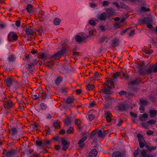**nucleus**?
<instances>
[{
	"mask_svg": "<svg viewBox=\"0 0 157 157\" xmlns=\"http://www.w3.org/2000/svg\"><path fill=\"white\" fill-rule=\"evenodd\" d=\"M89 24L92 26H95L96 25V22L93 20H90L89 21Z\"/></svg>",
	"mask_w": 157,
	"mask_h": 157,
	"instance_id": "79ce46f5",
	"label": "nucleus"
},
{
	"mask_svg": "<svg viewBox=\"0 0 157 157\" xmlns=\"http://www.w3.org/2000/svg\"><path fill=\"white\" fill-rule=\"evenodd\" d=\"M11 135L12 136L15 135L17 133V130L15 128H12L11 129Z\"/></svg>",
	"mask_w": 157,
	"mask_h": 157,
	"instance_id": "f704fd0d",
	"label": "nucleus"
},
{
	"mask_svg": "<svg viewBox=\"0 0 157 157\" xmlns=\"http://www.w3.org/2000/svg\"><path fill=\"white\" fill-rule=\"evenodd\" d=\"M140 81L139 79H136L135 80L131 81L128 82V85H136L140 84Z\"/></svg>",
	"mask_w": 157,
	"mask_h": 157,
	"instance_id": "4be33fe9",
	"label": "nucleus"
},
{
	"mask_svg": "<svg viewBox=\"0 0 157 157\" xmlns=\"http://www.w3.org/2000/svg\"><path fill=\"white\" fill-rule=\"evenodd\" d=\"M102 91L105 94H111L112 93V91L106 88H105L103 90H102Z\"/></svg>",
	"mask_w": 157,
	"mask_h": 157,
	"instance_id": "bb28decb",
	"label": "nucleus"
},
{
	"mask_svg": "<svg viewBox=\"0 0 157 157\" xmlns=\"http://www.w3.org/2000/svg\"><path fill=\"white\" fill-rule=\"evenodd\" d=\"M53 126L55 128H57L60 127L59 124L57 122H54L53 124Z\"/></svg>",
	"mask_w": 157,
	"mask_h": 157,
	"instance_id": "09e8293b",
	"label": "nucleus"
},
{
	"mask_svg": "<svg viewBox=\"0 0 157 157\" xmlns=\"http://www.w3.org/2000/svg\"><path fill=\"white\" fill-rule=\"evenodd\" d=\"M149 112L150 117H156L157 114V111L155 109L150 110Z\"/></svg>",
	"mask_w": 157,
	"mask_h": 157,
	"instance_id": "aec40b11",
	"label": "nucleus"
},
{
	"mask_svg": "<svg viewBox=\"0 0 157 157\" xmlns=\"http://www.w3.org/2000/svg\"><path fill=\"white\" fill-rule=\"evenodd\" d=\"M126 94V92L124 90H122L119 93V94L121 96L125 95Z\"/></svg>",
	"mask_w": 157,
	"mask_h": 157,
	"instance_id": "864d4df0",
	"label": "nucleus"
},
{
	"mask_svg": "<svg viewBox=\"0 0 157 157\" xmlns=\"http://www.w3.org/2000/svg\"><path fill=\"white\" fill-rule=\"evenodd\" d=\"M120 24V23L118 22L115 23L113 25L114 27L116 28H118Z\"/></svg>",
	"mask_w": 157,
	"mask_h": 157,
	"instance_id": "052dcab7",
	"label": "nucleus"
},
{
	"mask_svg": "<svg viewBox=\"0 0 157 157\" xmlns=\"http://www.w3.org/2000/svg\"><path fill=\"white\" fill-rule=\"evenodd\" d=\"M62 93H64L66 92V88L65 87H62L60 89Z\"/></svg>",
	"mask_w": 157,
	"mask_h": 157,
	"instance_id": "338daca9",
	"label": "nucleus"
},
{
	"mask_svg": "<svg viewBox=\"0 0 157 157\" xmlns=\"http://www.w3.org/2000/svg\"><path fill=\"white\" fill-rule=\"evenodd\" d=\"M96 17L98 19L104 21L107 17V14L105 12H103L101 14L97 15Z\"/></svg>",
	"mask_w": 157,
	"mask_h": 157,
	"instance_id": "9d476101",
	"label": "nucleus"
},
{
	"mask_svg": "<svg viewBox=\"0 0 157 157\" xmlns=\"http://www.w3.org/2000/svg\"><path fill=\"white\" fill-rule=\"evenodd\" d=\"M61 81L62 80L60 77H58L55 80V83L57 85H59Z\"/></svg>",
	"mask_w": 157,
	"mask_h": 157,
	"instance_id": "4c0bfd02",
	"label": "nucleus"
},
{
	"mask_svg": "<svg viewBox=\"0 0 157 157\" xmlns=\"http://www.w3.org/2000/svg\"><path fill=\"white\" fill-rule=\"evenodd\" d=\"M5 81L6 85L9 86L11 90H15L18 87L17 82L11 78H8L5 79Z\"/></svg>",
	"mask_w": 157,
	"mask_h": 157,
	"instance_id": "f03ea898",
	"label": "nucleus"
},
{
	"mask_svg": "<svg viewBox=\"0 0 157 157\" xmlns=\"http://www.w3.org/2000/svg\"><path fill=\"white\" fill-rule=\"evenodd\" d=\"M105 116L106 118V121L110 122L111 121V117L112 116L111 113L109 111H106L105 113Z\"/></svg>",
	"mask_w": 157,
	"mask_h": 157,
	"instance_id": "4468645a",
	"label": "nucleus"
},
{
	"mask_svg": "<svg viewBox=\"0 0 157 157\" xmlns=\"http://www.w3.org/2000/svg\"><path fill=\"white\" fill-rule=\"evenodd\" d=\"M137 137L138 138L139 142V141H141V140L143 139L142 135L141 134H138L137 135Z\"/></svg>",
	"mask_w": 157,
	"mask_h": 157,
	"instance_id": "5fc2aeb1",
	"label": "nucleus"
},
{
	"mask_svg": "<svg viewBox=\"0 0 157 157\" xmlns=\"http://www.w3.org/2000/svg\"><path fill=\"white\" fill-rule=\"evenodd\" d=\"M17 37L18 36L16 33L14 32H11L8 35V40L9 41L12 42L17 40Z\"/></svg>",
	"mask_w": 157,
	"mask_h": 157,
	"instance_id": "423d86ee",
	"label": "nucleus"
},
{
	"mask_svg": "<svg viewBox=\"0 0 157 157\" xmlns=\"http://www.w3.org/2000/svg\"><path fill=\"white\" fill-rule=\"evenodd\" d=\"M67 52V50L65 48H63L59 51L53 55L51 57L52 59H56L58 58L61 57L66 54Z\"/></svg>",
	"mask_w": 157,
	"mask_h": 157,
	"instance_id": "20e7f679",
	"label": "nucleus"
},
{
	"mask_svg": "<svg viewBox=\"0 0 157 157\" xmlns=\"http://www.w3.org/2000/svg\"><path fill=\"white\" fill-rule=\"evenodd\" d=\"M141 105L146 106L149 104V103L145 99H141L140 100Z\"/></svg>",
	"mask_w": 157,
	"mask_h": 157,
	"instance_id": "a878e982",
	"label": "nucleus"
},
{
	"mask_svg": "<svg viewBox=\"0 0 157 157\" xmlns=\"http://www.w3.org/2000/svg\"><path fill=\"white\" fill-rule=\"evenodd\" d=\"M98 136L101 139L104 138V134H103V131L101 130H100L98 132Z\"/></svg>",
	"mask_w": 157,
	"mask_h": 157,
	"instance_id": "7c9ffc66",
	"label": "nucleus"
},
{
	"mask_svg": "<svg viewBox=\"0 0 157 157\" xmlns=\"http://www.w3.org/2000/svg\"><path fill=\"white\" fill-rule=\"evenodd\" d=\"M32 128L36 130H37V128L38 127V125L37 124H35L33 125H32Z\"/></svg>",
	"mask_w": 157,
	"mask_h": 157,
	"instance_id": "774afa93",
	"label": "nucleus"
},
{
	"mask_svg": "<svg viewBox=\"0 0 157 157\" xmlns=\"http://www.w3.org/2000/svg\"><path fill=\"white\" fill-rule=\"evenodd\" d=\"M123 155L118 151L114 152L112 154V157H122Z\"/></svg>",
	"mask_w": 157,
	"mask_h": 157,
	"instance_id": "5701e85b",
	"label": "nucleus"
},
{
	"mask_svg": "<svg viewBox=\"0 0 157 157\" xmlns=\"http://www.w3.org/2000/svg\"><path fill=\"white\" fill-rule=\"evenodd\" d=\"M147 122L150 124H154L156 123V121L154 120H151Z\"/></svg>",
	"mask_w": 157,
	"mask_h": 157,
	"instance_id": "8fccbe9b",
	"label": "nucleus"
},
{
	"mask_svg": "<svg viewBox=\"0 0 157 157\" xmlns=\"http://www.w3.org/2000/svg\"><path fill=\"white\" fill-rule=\"evenodd\" d=\"M15 59L14 56L12 55H10L8 58L9 61L13 62L15 60Z\"/></svg>",
	"mask_w": 157,
	"mask_h": 157,
	"instance_id": "72a5a7b5",
	"label": "nucleus"
},
{
	"mask_svg": "<svg viewBox=\"0 0 157 157\" xmlns=\"http://www.w3.org/2000/svg\"><path fill=\"white\" fill-rule=\"evenodd\" d=\"M119 43V39L116 38L113 40L111 45L112 47H115L118 45Z\"/></svg>",
	"mask_w": 157,
	"mask_h": 157,
	"instance_id": "f3484780",
	"label": "nucleus"
},
{
	"mask_svg": "<svg viewBox=\"0 0 157 157\" xmlns=\"http://www.w3.org/2000/svg\"><path fill=\"white\" fill-rule=\"evenodd\" d=\"M33 6L29 4L26 9L28 13H31L33 10Z\"/></svg>",
	"mask_w": 157,
	"mask_h": 157,
	"instance_id": "cd10ccee",
	"label": "nucleus"
},
{
	"mask_svg": "<svg viewBox=\"0 0 157 157\" xmlns=\"http://www.w3.org/2000/svg\"><path fill=\"white\" fill-rule=\"evenodd\" d=\"M107 14L108 15L111 16H114V12L113 10L110 9H107L106 10Z\"/></svg>",
	"mask_w": 157,
	"mask_h": 157,
	"instance_id": "393cba45",
	"label": "nucleus"
},
{
	"mask_svg": "<svg viewBox=\"0 0 157 157\" xmlns=\"http://www.w3.org/2000/svg\"><path fill=\"white\" fill-rule=\"evenodd\" d=\"M141 126L142 127L148 129V125L147 123L142 122L141 123Z\"/></svg>",
	"mask_w": 157,
	"mask_h": 157,
	"instance_id": "37998d69",
	"label": "nucleus"
},
{
	"mask_svg": "<svg viewBox=\"0 0 157 157\" xmlns=\"http://www.w3.org/2000/svg\"><path fill=\"white\" fill-rule=\"evenodd\" d=\"M50 141L46 140L45 141L43 142V144L44 145H45L48 147H50Z\"/></svg>",
	"mask_w": 157,
	"mask_h": 157,
	"instance_id": "2f4dec72",
	"label": "nucleus"
},
{
	"mask_svg": "<svg viewBox=\"0 0 157 157\" xmlns=\"http://www.w3.org/2000/svg\"><path fill=\"white\" fill-rule=\"evenodd\" d=\"M110 3V2L108 1H104L103 2L102 4L103 6L105 7L108 6Z\"/></svg>",
	"mask_w": 157,
	"mask_h": 157,
	"instance_id": "c03bdc74",
	"label": "nucleus"
},
{
	"mask_svg": "<svg viewBox=\"0 0 157 157\" xmlns=\"http://www.w3.org/2000/svg\"><path fill=\"white\" fill-rule=\"evenodd\" d=\"M139 145L140 148H142L144 147V143L141 141H139Z\"/></svg>",
	"mask_w": 157,
	"mask_h": 157,
	"instance_id": "69168bd1",
	"label": "nucleus"
},
{
	"mask_svg": "<svg viewBox=\"0 0 157 157\" xmlns=\"http://www.w3.org/2000/svg\"><path fill=\"white\" fill-rule=\"evenodd\" d=\"M99 78L100 76H99V73L97 72H96L94 74V77L93 79L94 80H98L99 79Z\"/></svg>",
	"mask_w": 157,
	"mask_h": 157,
	"instance_id": "c9c22d12",
	"label": "nucleus"
},
{
	"mask_svg": "<svg viewBox=\"0 0 157 157\" xmlns=\"http://www.w3.org/2000/svg\"><path fill=\"white\" fill-rule=\"evenodd\" d=\"M94 86L92 85H88L87 86L86 89L88 90H92L94 88Z\"/></svg>",
	"mask_w": 157,
	"mask_h": 157,
	"instance_id": "a19ab883",
	"label": "nucleus"
},
{
	"mask_svg": "<svg viewBox=\"0 0 157 157\" xmlns=\"http://www.w3.org/2000/svg\"><path fill=\"white\" fill-rule=\"evenodd\" d=\"M135 30H132L128 33V36H132L135 34Z\"/></svg>",
	"mask_w": 157,
	"mask_h": 157,
	"instance_id": "6e6d98bb",
	"label": "nucleus"
},
{
	"mask_svg": "<svg viewBox=\"0 0 157 157\" xmlns=\"http://www.w3.org/2000/svg\"><path fill=\"white\" fill-rule=\"evenodd\" d=\"M112 3L113 5H115L119 9L120 8V6L117 2H113Z\"/></svg>",
	"mask_w": 157,
	"mask_h": 157,
	"instance_id": "680f3d73",
	"label": "nucleus"
},
{
	"mask_svg": "<svg viewBox=\"0 0 157 157\" xmlns=\"http://www.w3.org/2000/svg\"><path fill=\"white\" fill-rule=\"evenodd\" d=\"M13 104V103L11 101H7L4 103V107L5 109H9L12 107Z\"/></svg>",
	"mask_w": 157,
	"mask_h": 157,
	"instance_id": "f8f14e48",
	"label": "nucleus"
},
{
	"mask_svg": "<svg viewBox=\"0 0 157 157\" xmlns=\"http://www.w3.org/2000/svg\"><path fill=\"white\" fill-rule=\"evenodd\" d=\"M94 116L93 114H91L89 115V119L90 121H92L94 119Z\"/></svg>",
	"mask_w": 157,
	"mask_h": 157,
	"instance_id": "603ef678",
	"label": "nucleus"
},
{
	"mask_svg": "<svg viewBox=\"0 0 157 157\" xmlns=\"http://www.w3.org/2000/svg\"><path fill=\"white\" fill-rule=\"evenodd\" d=\"M89 37V36L83 33H82L80 35H76L75 40L76 42L79 43H81L82 42H85L86 39L88 38Z\"/></svg>",
	"mask_w": 157,
	"mask_h": 157,
	"instance_id": "7ed1b4c3",
	"label": "nucleus"
},
{
	"mask_svg": "<svg viewBox=\"0 0 157 157\" xmlns=\"http://www.w3.org/2000/svg\"><path fill=\"white\" fill-rule=\"evenodd\" d=\"M38 57L39 59L45 60L47 59L48 56L46 54L43 52H40L38 54Z\"/></svg>",
	"mask_w": 157,
	"mask_h": 157,
	"instance_id": "2eb2a0df",
	"label": "nucleus"
},
{
	"mask_svg": "<svg viewBox=\"0 0 157 157\" xmlns=\"http://www.w3.org/2000/svg\"><path fill=\"white\" fill-rule=\"evenodd\" d=\"M36 144L39 145V146H41L42 144H43V143L41 141H39V140H36Z\"/></svg>",
	"mask_w": 157,
	"mask_h": 157,
	"instance_id": "3c124183",
	"label": "nucleus"
},
{
	"mask_svg": "<svg viewBox=\"0 0 157 157\" xmlns=\"http://www.w3.org/2000/svg\"><path fill=\"white\" fill-rule=\"evenodd\" d=\"M40 106L42 109L45 110L47 108V105L44 103H41Z\"/></svg>",
	"mask_w": 157,
	"mask_h": 157,
	"instance_id": "a18cd8bd",
	"label": "nucleus"
},
{
	"mask_svg": "<svg viewBox=\"0 0 157 157\" xmlns=\"http://www.w3.org/2000/svg\"><path fill=\"white\" fill-rule=\"evenodd\" d=\"M51 95V94L49 92H47V93H46L45 92H40L39 93V96L40 97H48V96H49V97H50V95Z\"/></svg>",
	"mask_w": 157,
	"mask_h": 157,
	"instance_id": "412c9836",
	"label": "nucleus"
},
{
	"mask_svg": "<svg viewBox=\"0 0 157 157\" xmlns=\"http://www.w3.org/2000/svg\"><path fill=\"white\" fill-rule=\"evenodd\" d=\"M53 22L55 25H59L60 23L61 20L58 18H56L54 20Z\"/></svg>",
	"mask_w": 157,
	"mask_h": 157,
	"instance_id": "c85d7f7f",
	"label": "nucleus"
},
{
	"mask_svg": "<svg viewBox=\"0 0 157 157\" xmlns=\"http://www.w3.org/2000/svg\"><path fill=\"white\" fill-rule=\"evenodd\" d=\"M141 9L142 11L144 12H147L149 11L150 10V9L148 8H146L144 6H142L141 8Z\"/></svg>",
	"mask_w": 157,
	"mask_h": 157,
	"instance_id": "de8ad7c7",
	"label": "nucleus"
},
{
	"mask_svg": "<svg viewBox=\"0 0 157 157\" xmlns=\"http://www.w3.org/2000/svg\"><path fill=\"white\" fill-rule=\"evenodd\" d=\"M142 68V66H140L138 68L140 74L144 76L146 74H151L153 72L152 65H147L145 68Z\"/></svg>",
	"mask_w": 157,
	"mask_h": 157,
	"instance_id": "f257e3e1",
	"label": "nucleus"
},
{
	"mask_svg": "<svg viewBox=\"0 0 157 157\" xmlns=\"http://www.w3.org/2000/svg\"><path fill=\"white\" fill-rule=\"evenodd\" d=\"M153 71L154 72H157V65H155L154 66H153Z\"/></svg>",
	"mask_w": 157,
	"mask_h": 157,
	"instance_id": "13d9d810",
	"label": "nucleus"
},
{
	"mask_svg": "<svg viewBox=\"0 0 157 157\" xmlns=\"http://www.w3.org/2000/svg\"><path fill=\"white\" fill-rule=\"evenodd\" d=\"M153 20L151 17H146L143 19H140L139 21V23L140 25L143 24L145 23L146 24L147 23H152Z\"/></svg>",
	"mask_w": 157,
	"mask_h": 157,
	"instance_id": "6e6552de",
	"label": "nucleus"
},
{
	"mask_svg": "<svg viewBox=\"0 0 157 157\" xmlns=\"http://www.w3.org/2000/svg\"><path fill=\"white\" fill-rule=\"evenodd\" d=\"M94 32V29H91L89 31V34L90 36H92L93 35V33Z\"/></svg>",
	"mask_w": 157,
	"mask_h": 157,
	"instance_id": "bf43d9fd",
	"label": "nucleus"
},
{
	"mask_svg": "<svg viewBox=\"0 0 157 157\" xmlns=\"http://www.w3.org/2000/svg\"><path fill=\"white\" fill-rule=\"evenodd\" d=\"M148 117V115L147 114L144 113L143 114H140L139 116V118L140 119L143 121H145V119H143V118H147Z\"/></svg>",
	"mask_w": 157,
	"mask_h": 157,
	"instance_id": "b1692460",
	"label": "nucleus"
},
{
	"mask_svg": "<svg viewBox=\"0 0 157 157\" xmlns=\"http://www.w3.org/2000/svg\"><path fill=\"white\" fill-rule=\"evenodd\" d=\"M67 132L68 134H70L73 133L74 132V128L72 127H70L67 131Z\"/></svg>",
	"mask_w": 157,
	"mask_h": 157,
	"instance_id": "ea45409f",
	"label": "nucleus"
},
{
	"mask_svg": "<svg viewBox=\"0 0 157 157\" xmlns=\"http://www.w3.org/2000/svg\"><path fill=\"white\" fill-rule=\"evenodd\" d=\"M87 137L86 136H84L79 140L78 142V144H82L83 142L87 139Z\"/></svg>",
	"mask_w": 157,
	"mask_h": 157,
	"instance_id": "e433bc0d",
	"label": "nucleus"
},
{
	"mask_svg": "<svg viewBox=\"0 0 157 157\" xmlns=\"http://www.w3.org/2000/svg\"><path fill=\"white\" fill-rule=\"evenodd\" d=\"M74 100V99L73 98L69 97L67 99L66 102L68 104L72 103Z\"/></svg>",
	"mask_w": 157,
	"mask_h": 157,
	"instance_id": "c756f323",
	"label": "nucleus"
},
{
	"mask_svg": "<svg viewBox=\"0 0 157 157\" xmlns=\"http://www.w3.org/2000/svg\"><path fill=\"white\" fill-rule=\"evenodd\" d=\"M98 154L97 151L95 149H93L91 150L89 153V157H95Z\"/></svg>",
	"mask_w": 157,
	"mask_h": 157,
	"instance_id": "dca6fc26",
	"label": "nucleus"
},
{
	"mask_svg": "<svg viewBox=\"0 0 157 157\" xmlns=\"http://www.w3.org/2000/svg\"><path fill=\"white\" fill-rule=\"evenodd\" d=\"M16 154V152L13 149L7 151L5 155L6 157H13Z\"/></svg>",
	"mask_w": 157,
	"mask_h": 157,
	"instance_id": "9b49d317",
	"label": "nucleus"
},
{
	"mask_svg": "<svg viewBox=\"0 0 157 157\" xmlns=\"http://www.w3.org/2000/svg\"><path fill=\"white\" fill-rule=\"evenodd\" d=\"M151 23H147V26L148 28L151 29L153 28V27Z\"/></svg>",
	"mask_w": 157,
	"mask_h": 157,
	"instance_id": "e2e57ef3",
	"label": "nucleus"
},
{
	"mask_svg": "<svg viewBox=\"0 0 157 157\" xmlns=\"http://www.w3.org/2000/svg\"><path fill=\"white\" fill-rule=\"evenodd\" d=\"M64 124L66 125H68L71 123L70 120L68 117L67 118L66 120H63Z\"/></svg>",
	"mask_w": 157,
	"mask_h": 157,
	"instance_id": "473e14b6",
	"label": "nucleus"
},
{
	"mask_svg": "<svg viewBox=\"0 0 157 157\" xmlns=\"http://www.w3.org/2000/svg\"><path fill=\"white\" fill-rule=\"evenodd\" d=\"M110 39V38L106 36H104L101 37L100 38V42L101 43H103L104 42L106 43L108 40Z\"/></svg>",
	"mask_w": 157,
	"mask_h": 157,
	"instance_id": "a211bd4d",
	"label": "nucleus"
},
{
	"mask_svg": "<svg viewBox=\"0 0 157 157\" xmlns=\"http://www.w3.org/2000/svg\"><path fill=\"white\" fill-rule=\"evenodd\" d=\"M126 106L124 104L122 103H119L118 104V109L121 111H123L125 110Z\"/></svg>",
	"mask_w": 157,
	"mask_h": 157,
	"instance_id": "6ab92c4d",
	"label": "nucleus"
},
{
	"mask_svg": "<svg viewBox=\"0 0 157 157\" xmlns=\"http://www.w3.org/2000/svg\"><path fill=\"white\" fill-rule=\"evenodd\" d=\"M37 62L36 59L34 60L30 64L27 65L26 67V69H27L28 70L29 69L30 72H33L34 70V67L37 64Z\"/></svg>",
	"mask_w": 157,
	"mask_h": 157,
	"instance_id": "0eeeda50",
	"label": "nucleus"
},
{
	"mask_svg": "<svg viewBox=\"0 0 157 157\" xmlns=\"http://www.w3.org/2000/svg\"><path fill=\"white\" fill-rule=\"evenodd\" d=\"M156 149V147L152 146V147H147V149L149 151H154Z\"/></svg>",
	"mask_w": 157,
	"mask_h": 157,
	"instance_id": "58836bf2",
	"label": "nucleus"
},
{
	"mask_svg": "<svg viewBox=\"0 0 157 157\" xmlns=\"http://www.w3.org/2000/svg\"><path fill=\"white\" fill-rule=\"evenodd\" d=\"M100 29L102 31H104L105 30V26L103 25H101L99 27Z\"/></svg>",
	"mask_w": 157,
	"mask_h": 157,
	"instance_id": "4d7b16f0",
	"label": "nucleus"
},
{
	"mask_svg": "<svg viewBox=\"0 0 157 157\" xmlns=\"http://www.w3.org/2000/svg\"><path fill=\"white\" fill-rule=\"evenodd\" d=\"M96 133V131H93L91 133V134L90 136V138H92L93 136L95 135Z\"/></svg>",
	"mask_w": 157,
	"mask_h": 157,
	"instance_id": "0e129e2a",
	"label": "nucleus"
},
{
	"mask_svg": "<svg viewBox=\"0 0 157 157\" xmlns=\"http://www.w3.org/2000/svg\"><path fill=\"white\" fill-rule=\"evenodd\" d=\"M121 74L120 72H117L113 74V79L110 80L109 81H107L108 84H106L107 86L109 87L110 88L111 85H112L113 83L114 80L116 78L119 77Z\"/></svg>",
	"mask_w": 157,
	"mask_h": 157,
	"instance_id": "39448f33",
	"label": "nucleus"
},
{
	"mask_svg": "<svg viewBox=\"0 0 157 157\" xmlns=\"http://www.w3.org/2000/svg\"><path fill=\"white\" fill-rule=\"evenodd\" d=\"M25 32L26 34L28 36L32 35L34 33V30L31 26L26 28L25 30Z\"/></svg>",
	"mask_w": 157,
	"mask_h": 157,
	"instance_id": "ddd939ff",
	"label": "nucleus"
},
{
	"mask_svg": "<svg viewBox=\"0 0 157 157\" xmlns=\"http://www.w3.org/2000/svg\"><path fill=\"white\" fill-rule=\"evenodd\" d=\"M61 144L63 147H62V150L64 151H66L67 149L69 147L70 142L67 141L65 139H63L61 140Z\"/></svg>",
	"mask_w": 157,
	"mask_h": 157,
	"instance_id": "1a4fd4ad",
	"label": "nucleus"
},
{
	"mask_svg": "<svg viewBox=\"0 0 157 157\" xmlns=\"http://www.w3.org/2000/svg\"><path fill=\"white\" fill-rule=\"evenodd\" d=\"M54 64V62L53 61H50L48 63V67L49 68H51L52 67V66Z\"/></svg>",
	"mask_w": 157,
	"mask_h": 157,
	"instance_id": "49530a36",
	"label": "nucleus"
}]
</instances>
